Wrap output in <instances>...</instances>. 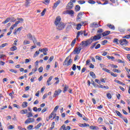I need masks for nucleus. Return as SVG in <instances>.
Instances as JSON below:
<instances>
[{
  "label": "nucleus",
  "instance_id": "obj_34",
  "mask_svg": "<svg viewBox=\"0 0 130 130\" xmlns=\"http://www.w3.org/2000/svg\"><path fill=\"white\" fill-rule=\"evenodd\" d=\"M32 116H33V114H32V112H28L27 114L28 118H30V117H32Z\"/></svg>",
  "mask_w": 130,
  "mask_h": 130
},
{
  "label": "nucleus",
  "instance_id": "obj_3",
  "mask_svg": "<svg viewBox=\"0 0 130 130\" xmlns=\"http://www.w3.org/2000/svg\"><path fill=\"white\" fill-rule=\"evenodd\" d=\"M93 41H94V40L92 39V37L90 38V39L87 40L86 41H82L81 45L83 46V47H87L88 45H90Z\"/></svg>",
  "mask_w": 130,
  "mask_h": 130
},
{
  "label": "nucleus",
  "instance_id": "obj_54",
  "mask_svg": "<svg viewBox=\"0 0 130 130\" xmlns=\"http://www.w3.org/2000/svg\"><path fill=\"white\" fill-rule=\"evenodd\" d=\"M50 2V0H45V2H44V4H45V5H48Z\"/></svg>",
  "mask_w": 130,
  "mask_h": 130
},
{
  "label": "nucleus",
  "instance_id": "obj_43",
  "mask_svg": "<svg viewBox=\"0 0 130 130\" xmlns=\"http://www.w3.org/2000/svg\"><path fill=\"white\" fill-rule=\"evenodd\" d=\"M73 71H76L77 70V67L76 66V64H74L72 66Z\"/></svg>",
  "mask_w": 130,
  "mask_h": 130
},
{
  "label": "nucleus",
  "instance_id": "obj_41",
  "mask_svg": "<svg viewBox=\"0 0 130 130\" xmlns=\"http://www.w3.org/2000/svg\"><path fill=\"white\" fill-rule=\"evenodd\" d=\"M113 72L114 73H121V71L120 70H118L117 69H114L113 70Z\"/></svg>",
  "mask_w": 130,
  "mask_h": 130
},
{
  "label": "nucleus",
  "instance_id": "obj_22",
  "mask_svg": "<svg viewBox=\"0 0 130 130\" xmlns=\"http://www.w3.org/2000/svg\"><path fill=\"white\" fill-rule=\"evenodd\" d=\"M81 50V49L79 50V49H74V51L73 52V53L74 54H79V53H80V51Z\"/></svg>",
  "mask_w": 130,
  "mask_h": 130
},
{
  "label": "nucleus",
  "instance_id": "obj_6",
  "mask_svg": "<svg viewBox=\"0 0 130 130\" xmlns=\"http://www.w3.org/2000/svg\"><path fill=\"white\" fill-rule=\"evenodd\" d=\"M127 41L126 39H123L119 40V44L122 46H123V45H124V46H126V45H127Z\"/></svg>",
  "mask_w": 130,
  "mask_h": 130
},
{
  "label": "nucleus",
  "instance_id": "obj_18",
  "mask_svg": "<svg viewBox=\"0 0 130 130\" xmlns=\"http://www.w3.org/2000/svg\"><path fill=\"white\" fill-rule=\"evenodd\" d=\"M21 114H27L28 113V110L27 109L22 110L20 111Z\"/></svg>",
  "mask_w": 130,
  "mask_h": 130
},
{
  "label": "nucleus",
  "instance_id": "obj_1",
  "mask_svg": "<svg viewBox=\"0 0 130 130\" xmlns=\"http://www.w3.org/2000/svg\"><path fill=\"white\" fill-rule=\"evenodd\" d=\"M60 20H61L60 17L58 16L56 18V20L55 21L54 24L57 30H62L63 29H64V27L66 26L64 23L60 22Z\"/></svg>",
  "mask_w": 130,
  "mask_h": 130
},
{
  "label": "nucleus",
  "instance_id": "obj_36",
  "mask_svg": "<svg viewBox=\"0 0 130 130\" xmlns=\"http://www.w3.org/2000/svg\"><path fill=\"white\" fill-rule=\"evenodd\" d=\"M107 98H108V99H111V98H112L110 93H107Z\"/></svg>",
  "mask_w": 130,
  "mask_h": 130
},
{
  "label": "nucleus",
  "instance_id": "obj_57",
  "mask_svg": "<svg viewBox=\"0 0 130 130\" xmlns=\"http://www.w3.org/2000/svg\"><path fill=\"white\" fill-rule=\"evenodd\" d=\"M28 129H32L33 128V125H29L27 126Z\"/></svg>",
  "mask_w": 130,
  "mask_h": 130
},
{
  "label": "nucleus",
  "instance_id": "obj_46",
  "mask_svg": "<svg viewBox=\"0 0 130 130\" xmlns=\"http://www.w3.org/2000/svg\"><path fill=\"white\" fill-rule=\"evenodd\" d=\"M39 54V51H37L34 55V57H36Z\"/></svg>",
  "mask_w": 130,
  "mask_h": 130
},
{
  "label": "nucleus",
  "instance_id": "obj_15",
  "mask_svg": "<svg viewBox=\"0 0 130 130\" xmlns=\"http://www.w3.org/2000/svg\"><path fill=\"white\" fill-rule=\"evenodd\" d=\"M81 127H86L87 126H90V125L89 124H87L86 123H84L83 124L79 123L78 124Z\"/></svg>",
  "mask_w": 130,
  "mask_h": 130
},
{
  "label": "nucleus",
  "instance_id": "obj_23",
  "mask_svg": "<svg viewBox=\"0 0 130 130\" xmlns=\"http://www.w3.org/2000/svg\"><path fill=\"white\" fill-rule=\"evenodd\" d=\"M48 50H45V49H39V51H41V52H43L44 55H47V53L46 52V51H48Z\"/></svg>",
  "mask_w": 130,
  "mask_h": 130
},
{
  "label": "nucleus",
  "instance_id": "obj_17",
  "mask_svg": "<svg viewBox=\"0 0 130 130\" xmlns=\"http://www.w3.org/2000/svg\"><path fill=\"white\" fill-rule=\"evenodd\" d=\"M52 76L50 77L48 79L47 81V84L48 85V86H50V85H51V83H50V81H51V80H52Z\"/></svg>",
  "mask_w": 130,
  "mask_h": 130
},
{
  "label": "nucleus",
  "instance_id": "obj_33",
  "mask_svg": "<svg viewBox=\"0 0 130 130\" xmlns=\"http://www.w3.org/2000/svg\"><path fill=\"white\" fill-rule=\"evenodd\" d=\"M23 44L24 45H27V44H30V41L27 40H24L23 42Z\"/></svg>",
  "mask_w": 130,
  "mask_h": 130
},
{
  "label": "nucleus",
  "instance_id": "obj_14",
  "mask_svg": "<svg viewBox=\"0 0 130 130\" xmlns=\"http://www.w3.org/2000/svg\"><path fill=\"white\" fill-rule=\"evenodd\" d=\"M19 23L20 21H17L16 22H15L14 24L11 26L10 30H14V28H15V27H17V26H18V24H19Z\"/></svg>",
  "mask_w": 130,
  "mask_h": 130
},
{
  "label": "nucleus",
  "instance_id": "obj_37",
  "mask_svg": "<svg viewBox=\"0 0 130 130\" xmlns=\"http://www.w3.org/2000/svg\"><path fill=\"white\" fill-rule=\"evenodd\" d=\"M103 71H105V72H106V73H108L109 74H110V70L106 68H103Z\"/></svg>",
  "mask_w": 130,
  "mask_h": 130
},
{
  "label": "nucleus",
  "instance_id": "obj_19",
  "mask_svg": "<svg viewBox=\"0 0 130 130\" xmlns=\"http://www.w3.org/2000/svg\"><path fill=\"white\" fill-rule=\"evenodd\" d=\"M89 75L90 76H91V77H92V78H93V79H96V75H95V73H94V72L91 71L89 73Z\"/></svg>",
  "mask_w": 130,
  "mask_h": 130
},
{
  "label": "nucleus",
  "instance_id": "obj_12",
  "mask_svg": "<svg viewBox=\"0 0 130 130\" xmlns=\"http://www.w3.org/2000/svg\"><path fill=\"white\" fill-rule=\"evenodd\" d=\"M83 14H84L83 12H80L79 13H78L76 18L77 21H79V20H81L82 19Z\"/></svg>",
  "mask_w": 130,
  "mask_h": 130
},
{
  "label": "nucleus",
  "instance_id": "obj_13",
  "mask_svg": "<svg viewBox=\"0 0 130 130\" xmlns=\"http://www.w3.org/2000/svg\"><path fill=\"white\" fill-rule=\"evenodd\" d=\"M60 93H61V90L58 89V90H56L55 91V93L53 96V97L54 98L56 97L57 96H58Z\"/></svg>",
  "mask_w": 130,
  "mask_h": 130
},
{
  "label": "nucleus",
  "instance_id": "obj_38",
  "mask_svg": "<svg viewBox=\"0 0 130 130\" xmlns=\"http://www.w3.org/2000/svg\"><path fill=\"white\" fill-rule=\"evenodd\" d=\"M41 125H42V123H39L37 126H36L35 128L38 129V128H39Z\"/></svg>",
  "mask_w": 130,
  "mask_h": 130
},
{
  "label": "nucleus",
  "instance_id": "obj_35",
  "mask_svg": "<svg viewBox=\"0 0 130 130\" xmlns=\"http://www.w3.org/2000/svg\"><path fill=\"white\" fill-rule=\"evenodd\" d=\"M88 3L91 5H95V4H96V2L93 0H89Z\"/></svg>",
  "mask_w": 130,
  "mask_h": 130
},
{
  "label": "nucleus",
  "instance_id": "obj_52",
  "mask_svg": "<svg viewBox=\"0 0 130 130\" xmlns=\"http://www.w3.org/2000/svg\"><path fill=\"white\" fill-rule=\"evenodd\" d=\"M30 4V2L28 0H26L25 5L26 7H28L29 6V4Z\"/></svg>",
  "mask_w": 130,
  "mask_h": 130
},
{
  "label": "nucleus",
  "instance_id": "obj_44",
  "mask_svg": "<svg viewBox=\"0 0 130 130\" xmlns=\"http://www.w3.org/2000/svg\"><path fill=\"white\" fill-rule=\"evenodd\" d=\"M7 45H8V43L3 44L1 45V46H0V48H3V47H5V46H7Z\"/></svg>",
  "mask_w": 130,
  "mask_h": 130
},
{
  "label": "nucleus",
  "instance_id": "obj_64",
  "mask_svg": "<svg viewBox=\"0 0 130 130\" xmlns=\"http://www.w3.org/2000/svg\"><path fill=\"white\" fill-rule=\"evenodd\" d=\"M62 127H63V130H67V128H66V125H62Z\"/></svg>",
  "mask_w": 130,
  "mask_h": 130
},
{
  "label": "nucleus",
  "instance_id": "obj_2",
  "mask_svg": "<svg viewBox=\"0 0 130 130\" xmlns=\"http://www.w3.org/2000/svg\"><path fill=\"white\" fill-rule=\"evenodd\" d=\"M101 35H103V29L100 28L99 30L97 31L96 35L91 37V39L93 40L94 41L99 40V39H101Z\"/></svg>",
  "mask_w": 130,
  "mask_h": 130
},
{
  "label": "nucleus",
  "instance_id": "obj_55",
  "mask_svg": "<svg viewBox=\"0 0 130 130\" xmlns=\"http://www.w3.org/2000/svg\"><path fill=\"white\" fill-rule=\"evenodd\" d=\"M31 61V59H26L25 61V63H28V62H30Z\"/></svg>",
  "mask_w": 130,
  "mask_h": 130
},
{
  "label": "nucleus",
  "instance_id": "obj_27",
  "mask_svg": "<svg viewBox=\"0 0 130 130\" xmlns=\"http://www.w3.org/2000/svg\"><path fill=\"white\" fill-rule=\"evenodd\" d=\"M115 112L116 114L118 115V116H119L121 118L122 117V114L119 112L118 111H115Z\"/></svg>",
  "mask_w": 130,
  "mask_h": 130
},
{
  "label": "nucleus",
  "instance_id": "obj_42",
  "mask_svg": "<svg viewBox=\"0 0 130 130\" xmlns=\"http://www.w3.org/2000/svg\"><path fill=\"white\" fill-rule=\"evenodd\" d=\"M53 58H54L53 56H51L49 58V60H48V62H52V60H53Z\"/></svg>",
  "mask_w": 130,
  "mask_h": 130
},
{
  "label": "nucleus",
  "instance_id": "obj_21",
  "mask_svg": "<svg viewBox=\"0 0 130 130\" xmlns=\"http://www.w3.org/2000/svg\"><path fill=\"white\" fill-rule=\"evenodd\" d=\"M107 26L109 27L110 29H112V30H115V27L112 24H107Z\"/></svg>",
  "mask_w": 130,
  "mask_h": 130
},
{
  "label": "nucleus",
  "instance_id": "obj_29",
  "mask_svg": "<svg viewBox=\"0 0 130 130\" xmlns=\"http://www.w3.org/2000/svg\"><path fill=\"white\" fill-rule=\"evenodd\" d=\"M121 118H122L123 120L124 121V122H125V123H128L127 119L126 117H123V116Z\"/></svg>",
  "mask_w": 130,
  "mask_h": 130
},
{
  "label": "nucleus",
  "instance_id": "obj_61",
  "mask_svg": "<svg viewBox=\"0 0 130 130\" xmlns=\"http://www.w3.org/2000/svg\"><path fill=\"white\" fill-rule=\"evenodd\" d=\"M90 129H96V126H90Z\"/></svg>",
  "mask_w": 130,
  "mask_h": 130
},
{
  "label": "nucleus",
  "instance_id": "obj_16",
  "mask_svg": "<svg viewBox=\"0 0 130 130\" xmlns=\"http://www.w3.org/2000/svg\"><path fill=\"white\" fill-rule=\"evenodd\" d=\"M83 34H84V31H83V30L78 31L76 36L77 39H78L79 37H80V35H83Z\"/></svg>",
  "mask_w": 130,
  "mask_h": 130
},
{
  "label": "nucleus",
  "instance_id": "obj_40",
  "mask_svg": "<svg viewBox=\"0 0 130 130\" xmlns=\"http://www.w3.org/2000/svg\"><path fill=\"white\" fill-rule=\"evenodd\" d=\"M78 4H79L80 5H84V4H85L86 3V2L82 1H78Z\"/></svg>",
  "mask_w": 130,
  "mask_h": 130
},
{
  "label": "nucleus",
  "instance_id": "obj_60",
  "mask_svg": "<svg viewBox=\"0 0 130 130\" xmlns=\"http://www.w3.org/2000/svg\"><path fill=\"white\" fill-rule=\"evenodd\" d=\"M68 88H69L68 86H66L64 87V90H63V93H66L67 92V90H68Z\"/></svg>",
  "mask_w": 130,
  "mask_h": 130
},
{
  "label": "nucleus",
  "instance_id": "obj_5",
  "mask_svg": "<svg viewBox=\"0 0 130 130\" xmlns=\"http://www.w3.org/2000/svg\"><path fill=\"white\" fill-rule=\"evenodd\" d=\"M27 38L29 40H32L34 44H35V43H36V42H37V40H36V38H35V37L32 36V35L31 34H28L27 35Z\"/></svg>",
  "mask_w": 130,
  "mask_h": 130
},
{
  "label": "nucleus",
  "instance_id": "obj_58",
  "mask_svg": "<svg viewBox=\"0 0 130 130\" xmlns=\"http://www.w3.org/2000/svg\"><path fill=\"white\" fill-rule=\"evenodd\" d=\"M123 38H126V39H129L130 34L129 35H127L126 36L123 37Z\"/></svg>",
  "mask_w": 130,
  "mask_h": 130
},
{
  "label": "nucleus",
  "instance_id": "obj_24",
  "mask_svg": "<svg viewBox=\"0 0 130 130\" xmlns=\"http://www.w3.org/2000/svg\"><path fill=\"white\" fill-rule=\"evenodd\" d=\"M110 34V31L107 30L103 32V36H107V35H109Z\"/></svg>",
  "mask_w": 130,
  "mask_h": 130
},
{
  "label": "nucleus",
  "instance_id": "obj_20",
  "mask_svg": "<svg viewBox=\"0 0 130 130\" xmlns=\"http://www.w3.org/2000/svg\"><path fill=\"white\" fill-rule=\"evenodd\" d=\"M60 3V1H57L55 3H54L53 6V8L55 9L58 6V5H59Z\"/></svg>",
  "mask_w": 130,
  "mask_h": 130
},
{
  "label": "nucleus",
  "instance_id": "obj_7",
  "mask_svg": "<svg viewBox=\"0 0 130 130\" xmlns=\"http://www.w3.org/2000/svg\"><path fill=\"white\" fill-rule=\"evenodd\" d=\"M58 108H59V106H56L54 108L53 112H52V115H53V118H55V116H56V114H55V112H56V111H57V109H58Z\"/></svg>",
  "mask_w": 130,
  "mask_h": 130
},
{
  "label": "nucleus",
  "instance_id": "obj_63",
  "mask_svg": "<svg viewBox=\"0 0 130 130\" xmlns=\"http://www.w3.org/2000/svg\"><path fill=\"white\" fill-rule=\"evenodd\" d=\"M8 128L9 129H13L14 128V127L13 126V125H10L9 126Z\"/></svg>",
  "mask_w": 130,
  "mask_h": 130
},
{
  "label": "nucleus",
  "instance_id": "obj_48",
  "mask_svg": "<svg viewBox=\"0 0 130 130\" xmlns=\"http://www.w3.org/2000/svg\"><path fill=\"white\" fill-rule=\"evenodd\" d=\"M107 58H108V59H112V60H113V59H114V57L113 56H107Z\"/></svg>",
  "mask_w": 130,
  "mask_h": 130
},
{
  "label": "nucleus",
  "instance_id": "obj_47",
  "mask_svg": "<svg viewBox=\"0 0 130 130\" xmlns=\"http://www.w3.org/2000/svg\"><path fill=\"white\" fill-rule=\"evenodd\" d=\"M96 44H97V43H94L93 44H92V45L90 47V48L91 49H93V48H94L96 46Z\"/></svg>",
  "mask_w": 130,
  "mask_h": 130
},
{
  "label": "nucleus",
  "instance_id": "obj_9",
  "mask_svg": "<svg viewBox=\"0 0 130 130\" xmlns=\"http://www.w3.org/2000/svg\"><path fill=\"white\" fill-rule=\"evenodd\" d=\"M73 7H74V4L72 2H70L67 6V8L68 10H72Z\"/></svg>",
  "mask_w": 130,
  "mask_h": 130
},
{
  "label": "nucleus",
  "instance_id": "obj_10",
  "mask_svg": "<svg viewBox=\"0 0 130 130\" xmlns=\"http://www.w3.org/2000/svg\"><path fill=\"white\" fill-rule=\"evenodd\" d=\"M99 27V25L98 24V23H96V22H93L90 24V28H98Z\"/></svg>",
  "mask_w": 130,
  "mask_h": 130
},
{
  "label": "nucleus",
  "instance_id": "obj_53",
  "mask_svg": "<svg viewBox=\"0 0 130 130\" xmlns=\"http://www.w3.org/2000/svg\"><path fill=\"white\" fill-rule=\"evenodd\" d=\"M39 73H42L43 72V67H41L39 69Z\"/></svg>",
  "mask_w": 130,
  "mask_h": 130
},
{
  "label": "nucleus",
  "instance_id": "obj_56",
  "mask_svg": "<svg viewBox=\"0 0 130 130\" xmlns=\"http://www.w3.org/2000/svg\"><path fill=\"white\" fill-rule=\"evenodd\" d=\"M113 42H114V43H116L117 44H118V39H114Z\"/></svg>",
  "mask_w": 130,
  "mask_h": 130
},
{
  "label": "nucleus",
  "instance_id": "obj_49",
  "mask_svg": "<svg viewBox=\"0 0 130 130\" xmlns=\"http://www.w3.org/2000/svg\"><path fill=\"white\" fill-rule=\"evenodd\" d=\"M46 12V9H44L42 12V13H41V16H44V15H45V12Z\"/></svg>",
  "mask_w": 130,
  "mask_h": 130
},
{
  "label": "nucleus",
  "instance_id": "obj_4",
  "mask_svg": "<svg viewBox=\"0 0 130 130\" xmlns=\"http://www.w3.org/2000/svg\"><path fill=\"white\" fill-rule=\"evenodd\" d=\"M72 62H73V60L71 58L70 59V56H68L64 61L63 66H65L66 68H68V67L72 64Z\"/></svg>",
  "mask_w": 130,
  "mask_h": 130
},
{
  "label": "nucleus",
  "instance_id": "obj_8",
  "mask_svg": "<svg viewBox=\"0 0 130 130\" xmlns=\"http://www.w3.org/2000/svg\"><path fill=\"white\" fill-rule=\"evenodd\" d=\"M35 121V119L33 118H28L25 121V124H27V123H30V122H34Z\"/></svg>",
  "mask_w": 130,
  "mask_h": 130
},
{
  "label": "nucleus",
  "instance_id": "obj_30",
  "mask_svg": "<svg viewBox=\"0 0 130 130\" xmlns=\"http://www.w3.org/2000/svg\"><path fill=\"white\" fill-rule=\"evenodd\" d=\"M11 20V18H7L6 19L5 21H4L3 22H2L3 24H7V23H9V21Z\"/></svg>",
  "mask_w": 130,
  "mask_h": 130
},
{
  "label": "nucleus",
  "instance_id": "obj_39",
  "mask_svg": "<svg viewBox=\"0 0 130 130\" xmlns=\"http://www.w3.org/2000/svg\"><path fill=\"white\" fill-rule=\"evenodd\" d=\"M115 82H116L117 84H120V85H125L124 83L119 81V80H115Z\"/></svg>",
  "mask_w": 130,
  "mask_h": 130
},
{
  "label": "nucleus",
  "instance_id": "obj_11",
  "mask_svg": "<svg viewBox=\"0 0 130 130\" xmlns=\"http://www.w3.org/2000/svg\"><path fill=\"white\" fill-rule=\"evenodd\" d=\"M66 12V14L70 15L71 17H74V14H75V12H74V10H67Z\"/></svg>",
  "mask_w": 130,
  "mask_h": 130
},
{
  "label": "nucleus",
  "instance_id": "obj_26",
  "mask_svg": "<svg viewBox=\"0 0 130 130\" xmlns=\"http://www.w3.org/2000/svg\"><path fill=\"white\" fill-rule=\"evenodd\" d=\"M27 106H28V103H27V102H24L22 103V107L23 108L27 107Z\"/></svg>",
  "mask_w": 130,
  "mask_h": 130
},
{
  "label": "nucleus",
  "instance_id": "obj_32",
  "mask_svg": "<svg viewBox=\"0 0 130 130\" xmlns=\"http://www.w3.org/2000/svg\"><path fill=\"white\" fill-rule=\"evenodd\" d=\"M55 122H52L51 127L50 128V130L53 129L54 128V124Z\"/></svg>",
  "mask_w": 130,
  "mask_h": 130
},
{
  "label": "nucleus",
  "instance_id": "obj_50",
  "mask_svg": "<svg viewBox=\"0 0 130 130\" xmlns=\"http://www.w3.org/2000/svg\"><path fill=\"white\" fill-rule=\"evenodd\" d=\"M48 108H45L42 110V113H44V112H46L47 111Z\"/></svg>",
  "mask_w": 130,
  "mask_h": 130
},
{
  "label": "nucleus",
  "instance_id": "obj_45",
  "mask_svg": "<svg viewBox=\"0 0 130 130\" xmlns=\"http://www.w3.org/2000/svg\"><path fill=\"white\" fill-rule=\"evenodd\" d=\"M9 71H10V72H11L12 73H14V74H17V73H18L17 71H16L13 69H10V70H9Z\"/></svg>",
  "mask_w": 130,
  "mask_h": 130
},
{
  "label": "nucleus",
  "instance_id": "obj_59",
  "mask_svg": "<svg viewBox=\"0 0 130 130\" xmlns=\"http://www.w3.org/2000/svg\"><path fill=\"white\" fill-rule=\"evenodd\" d=\"M77 114L78 116H79L80 117H82L83 115L80 113V112H77Z\"/></svg>",
  "mask_w": 130,
  "mask_h": 130
},
{
  "label": "nucleus",
  "instance_id": "obj_28",
  "mask_svg": "<svg viewBox=\"0 0 130 130\" xmlns=\"http://www.w3.org/2000/svg\"><path fill=\"white\" fill-rule=\"evenodd\" d=\"M81 27H82V24L79 23L77 25L76 29L77 30H80Z\"/></svg>",
  "mask_w": 130,
  "mask_h": 130
},
{
  "label": "nucleus",
  "instance_id": "obj_25",
  "mask_svg": "<svg viewBox=\"0 0 130 130\" xmlns=\"http://www.w3.org/2000/svg\"><path fill=\"white\" fill-rule=\"evenodd\" d=\"M75 10L76 12H79V11H80V10H81V7H80V6H79V5H76L75 6Z\"/></svg>",
  "mask_w": 130,
  "mask_h": 130
},
{
  "label": "nucleus",
  "instance_id": "obj_31",
  "mask_svg": "<svg viewBox=\"0 0 130 130\" xmlns=\"http://www.w3.org/2000/svg\"><path fill=\"white\" fill-rule=\"evenodd\" d=\"M76 40H77V39H75L73 40V41L72 42L71 45V46H72V47H74V46L75 45V43H76Z\"/></svg>",
  "mask_w": 130,
  "mask_h": 130
},
{
  "label": "nucleus",
  "instance_id": "obj_51",
  "mask_svg": "<svg viewBox=\"0 0 130 130\" xmlns=\"http://www.w3.org/2000/svg\"><path fill=\"white\" fill-rule=\"evenodd\" d=\"M95 58L96 59H98V60H102V58L99 56H96Z\"/></svg>",
  "mask_w": 130,
  "mask_h": 130
},
{
  "label": "nucleus",
  "instance_id": "obj_62",
  "mask_svg": "<svg viewBox=\"0 0 130 130\" xmlns=\"http://www.w3.org/2000/svg\"><path fill=\"white\" fill-rule=\"evenodd\" d=\"M117 61L120 63H124V61H122L121 59H118Z\"/></svg>",
  "mask_w": 130,
  "mask_h": 130
}]
</instances>
